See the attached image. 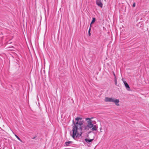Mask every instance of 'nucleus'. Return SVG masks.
Returning <instances> with one entry per match:
<instances>
[{"instance_id":"1","label":"nucleus","mask_w":149,"mask_h":149,"mask_svg":"<svg viewBox=\"0 0 149 149\" xmlns=\"http://www.w3.org/2000/svg\"><path fill=\"white\" fill-rule=\"evenodd\" d=\"M72 122L73 125L72 127V134L71 135L74 139L81 136L83 133V128L85 131L88 130L90 128L87 125L83 124L84 121L81 118L77 117L74 120H73Z\"/></svg>"},{"instance_id":"2","label":"nucleus","mask_w":149,"mask_h":149,"mask_svg":"<svg viewBox=\"0 0 149 149\" xmlns=\"http://www.w3.org/2000/svg\"><path fill=\"white\" fill-rule=\"evenodd\" d=\"M87 121V125L90 128H92L91 130L93 131H96L97 130V127L96 125H94L92 123V122L91 119L89 118H86L85 119Z\"/></svg>"},{"instance_id":"3","label":"nucleus","mask_w":149,"mask_h":149,"mask_svg":"<svg viewBox=\"0 0 149 149\" xmlns=\"http://www.w3.org/2000/svg\"><path fill=\"white\" fill-rule=\"evenodd\" d=\"M96 4L102 8L103 6V4L101 0H96Z\"/></svg>"},{"instance_id":"4","label":"nucleus","mask_w":149,"mask_h":149,"mask_svg":"<svg viewBox=\"0 0 149 149\" xmlns=\"http://www.w3.org/2000/svg\"><path fill=\"white\" fill-rule=\"evenodd\" d=\"M114 98L112 97H106L104 101L106 102H113Z\"/></svg>"},{"instance_id":"5","label":"nucleus","mask_w":149,"mask_h":149,"mask_svg":"<svg viewBox=\"0 0 149 149\" xmlns=\"http://www.w3.org/2000/svg\"><path fill=\"white\" fill-rule=\"evenodd\" d=\"M119 100L118 99H115L114 98L113 100V102L117 106L120 105L119 103Z\"/></svg>"},{"instance_id":"6","label":"nucleus","mask_w":149,"mask_h":149,"mask_svg":"<svg viewBox=\"0 0 149 149\" xmlns=\"http://www.w3.org/2000/svg\"><path fill=\"white\" fill-rule=\"evenodd\" d=\"M124 83L127 90L128 91H130V86L125 81H124Z\"/></svg>"},{"instance_id":"7","label":"nucleus","mask_w":149,"mask_h":149,"mask_svg":"<svg viewBox=\"0 0 149 149\" xmlns=\"http://www.w3.org/2000/svg\"><path fill=\"white\" fill-rule=\"evenodd\" d=\"M93 139H85V141L87 143L91 142L93 141Z\"/></svg>"},{"instance_id":"8","label":"nucleus","mask_w":149,"mask_h":149,"mask_svg":"<svg viewBox=\"0 0 149 149\" xmlns=\"http://www.w3.org/2000/svg\"><path fill=\"white\" fill-rule=\"evenodd\" d=\"M95 21V18L94 17H93V18L92 19V20L91 23V25H90V26H91V25Z\"/></svg>"},{"instance_id":"9","label":"nucleus","mask_w":149,"mask_h":149,"mask_svg":"<svg viewBox=\"0 0 149 149\" xmlns=\"http://www.w3.org/2000/svg\"><path fill=\"white\" fill-rule=\"evenodd\" d=\"M71 143V141H68L66 142L65 143V144L67 146H68L69 145V144H70Z\"/></svg>"},{"instance_id":"10","label":"nucleus","mask_w":149,"mask_h":149,"mask_svg":"<svg viewBox=\"0 0 149 149\" xmlns=\"http://www.w3.org/2000/svg\"><path fill=\"white\" fill-rule=\"evenodd\" d=\"M15 136L20 141L22 142V140L19 138L16 135H15Z\"/></svg>"},{"instance_id":"11","label":"nucleus","mask_w":149,"mask_h":149,"mask_svg":"<svg viewBox=\"0 0 149 149\" xmlns=\"http://www.w3.org/2000/svg\"><path fill=\"white\" fill-rule=\"evenodd\" d=\"M114 81L115 82V84L116 85H117V79L116 77H115V78H114Z\"/></svg>"},{"instance_id":"12","label":"nucleus","mask_w":149,"mask_h":149,"mask_svg":"<svg viewBox=\"0 0 149 149\" xmlns=\"http://www.w3.org/2000/svg\"><path fill=\"white\" fill-rule=\"evenodd\" d=\"M90 31H91V28H90V29H89V30L88 31V34L89 36H90V35H91Z\"/></svg>"},{"instance_id":"13","label":"nucleus","mask_w":149,"mask_h":149,"mask_svg":"<svg viewBox=\"0 0 149 149\" xmlns=\"http://www.w3.org/2000/svg\"><path fill=\"white\" fill-rule=\"evenodd\" d=\"M132 6L133 7H134L135 6V3H134L133 4Z\"/></svg>"},{"instance_id":"14","label":"nucleus","mask_w":149,"mask_h":149,"mask_svg":"<svg viewBox=\"0 0 149 149\" xmlns=\"http://www.w3.org/2000/svg\"><path fill=\"white\" fill-rule=\"evenodd\" d=\"M113 75H114V78H115V77H116V75H115V73H114V72H113Z\"/></svg>"},{"instance_id":"15","label":"nucleus","mask_w":149,"mask_h":149,"mask_svg":"<svg viewBox=\"0 0 149 149\" xmlns=\"http://www.w3.org/2000/svg\"><path fill=\"white\" fill-rule=\"evenodd\" d=\"M100 130H102V127H101L100 128Z\"/></svg>"},{"instance_id":"16","label":"nucleus","mask_w":149,"mask_h":149,"mask_svg":"<svg viewBox=\"0 0 149 149\" xmlns=\"http://www.w3.org/2000/svg\"><path fill=\"white\" fill-rule=\"evenodd\" d=\"M91 118V119H93V117H92V118Z\"/></svg>"},{"instance_id":"17","label":"nucleus","mask_w":149,"mask_h":149,"mask_svg":"<svg viewBox=\"0 0 149 149\" xmlns=\"http://www.w3.org/2000/svg\"><path fill=\"white\" fill-rule=\"evenodd\" d=\"M100 132H102V130H100Z\"/></svg>"}]
</instances>
